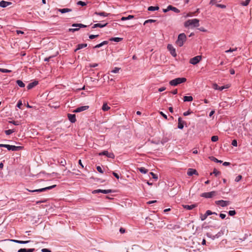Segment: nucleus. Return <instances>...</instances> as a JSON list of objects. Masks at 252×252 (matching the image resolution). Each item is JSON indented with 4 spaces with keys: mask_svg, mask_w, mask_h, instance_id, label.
I'll return each instance as SVG.
<instances>
[{
    "mask_svg": "<svg viewBox=\"0 0 252 252\" xmlns=\"http://www.w3.org/2000/svg\"><path fill=\"white\" fill-rule=\"evenodd\" d=\"M186 28H193L199 26V20L198 19H192L187 20L184 23Z\"/></svg>",
    "mask_w": 252,
    "mask_h": 252,
    "instance_id": "1",
    "label": "nucleus"
},
{
    "mask_svg": "<svg viewBox=\"0 0 252 252\" xmlns=\"http://www.w3.org/2000/svg\"><path fill=\"white\" fill-rule=\"evenodd\" d=\"M187 36L184 33H180L178 37V39L176 42L177 45L180 47L184 45V42L186 41Z\"/></svg>",
    "mask_w": 252,
    "mask_h": 252,
    "instance_id": "2",
    "label": "nucleus"
},
{
    "mask_svg": "<svg viewBox=\"0 0 252 252\" xmlns=\"http://www.w3.org/2000/svg\"><path fill=\"white\" fill-rule=\"evenodd\" d=\"M0 147H5L7 148L8 150H11L12 151H18L23 149V147L22 146H16L13 145L3 144H0Z\"/></svg>",
    "mask_w": 252,
    "mask_h": 252,
    "instance_id": "3",
    "label": "nucleus"
},
{
    "mask_svg": "<svg viewBox=\"0 0 252 252\" xmlns=\"http://www.w3.org/2000/svg\"><path fill=\"white\" fill-rule=\"evenodd\" d=\"M187 81L185 78H177L171 80L169 82V84L172 86H176L180 84L185 82Z\"/></svg>",
    "mask_w": 252,
    "mask_h": 252,
    "instance_id": "4",
    "label": "nucleus"
},
{
    "mask_svg": "<svg viewBox=\"0 0 252 252\" xmlns=\"http://www.w3.org/2000/svg\"><path fill=\"white\" fill-rule=\"evenodd\" d=\"M56 186V185H55L49 186V187H47L46 188H43L40 189H34V190H31V189H27V190L31 192H41L46 191L49 189H52L54 188H55Z\"/></svg>",
    "mask_w": 252,
    "mask_h": 252,
    "instance_id": "5",
    "label": "nucleus"
},
{
    "mask_svg": "<svg viewBox=\"0 0 252 252\" xmlns=\"http://www.w3.org/2000/svg\"><path fill=\"white\" fill-rule=\"evenodd\" d=\"M217 194V192L215 191H212L208 192H204L201 194V196L206 198H211L216 196Z\"/></svg>",
    "mask_w": 252,
    "mask_h": 252,
    "instance_id": "6",
    "label": "nucleus"
},
{
    "mask_svg": "<svg viewBox=\"0 0 252 252\" xmlns=\"http://www.w3.org/2000/svg\"><path fill=\"white\" fill-rule=\"evenodd\" d=\"M201 59L202 57L201 56H195L190 59L189 63L193 65L196 64L201 61Z\"/></svg>",
    "mask_w": 252,
    "mask_h": 252,
    "instance_id": "7",
    "label": "nucleus"
},
{
    "mask_svg": "<svg viewBox=\"0 0 252 252\" xmlns=\"http://www.w3.org/2000/svg\"><path fill=\"white\" fill-rule=\"evenodd\" d=\"M72 26L73 27H78V28H73V29H70L69 31L70 32H74L75 31H78L79 28H85L87 27L86 25H83L82 24H73Z\"/></svg>",
    "mask_w": 252,
    "mask_h": 252,
    "instance_id": "8",
    "label": "nucleus"
},
{
    "mask_svg": "<svg viewBox=\"0 0 252 252\" xmlns=\"http://www.w3.org/2000/svg\"><path fill=\"white\" fill-rule=\"evenodd\" d=\"M99 156H105L111 158H114L115 156L113 153H109L107 151H104L98 154Z\"/></svg>",
    "mask_w": 252,
    "mask_h": 252,
    "instance_id": "9",
    "label": "nucleus"
},
{
    "mask_svg": "<svg viewBox=\"0 0 252 252\" xmlns=\"http://www.w3.org/2000/svg\"><path fill=\"white\" fill-rule=\"evenodd\" d=\"M215 203L217 205H219L221 206V207H225L228 206L230 204V201H226V200H218L215 202Z\"/></svg>",
    "mask_w": 252,
    "mask_h": 252,
    "instance_id": "10",
    "label": "nucleus"
},
{
    "mask_svg": "<svg viewBox=\"0 0 252 252\" xmlns=\"http://www.w3.org/2000/svg\"><path fill=\"white\" fill-rule=\"evenodd\" d=\"M112 192L111 189H95L92 191L93 194L97 193H102L104 194H107L109 193H111Z\"/></svg>",
    "mask_w": 252,
    "mask_h": 252,
    "instance_id": "11",
    "label": "nucleus"
},
{
    "mask_svg": "<svg viewBox=\"0 0 252 252\" xmlns=\"http://www.w3.org/2000/svg\"><path fill=\"white\" fill-rule=\"evenodd\" d=\"M167 49L169 51L170 54L173 56L174 57H176L177 54L176 52V50L174 48V47L171 44H168L167 45Z\"/></svg>",
    "mask_w": 252,
    "mask_h": 252,
    "instance_id": "12",
    "label": "nucleus"
},
{
    "mask_svg": "<svg viewBox=\"0 0 252 252\" xmlns=\"http://www.w3.org/2000/svg\"><path fill=\"white\" fill-rule=\"evenodd\" d=\"M89 108L88 106H82L77 108L73 111V112L79 113L85 110H87Z\"/></svg>",
    "mask_w": 252,
    "mask_h": 252,
    "instance_id": "13",
    "label": "nucleus"
},
{
    "mask_svg": "<svg viewBox=\"0 0 252 252\" xmlns=\"http://www.w3.org/2000/svg\"><path fill=\"white\" fill-rule=\"evenodd\" d=\"M187 174L189 176H192L193 175H198L197 171L193 168H189L187 172Z\"/></svg>",
    "mask_w": 252,
    "mask_h": 252,
    "instance_id": "14",
    "label": "nucleus"
},
{
    "mask_svg": "<svg viewBox=\"0 0 252 252\" xmlns=\"http://www.w3.org/2000/svg\"><path fill=\"white\" fill-rule=\"evenodd\" d=\"M12 3L11 2L6 1L4 0H1L0 1V6L3 8L9 6Z\"/></svg>",
    "mask_w": 252,
    "mask_h": 252,
    "instance_id": "15",
    "label": "nucleus"
},
{
    "mask_svg": "<svg viewBox=\"0 0 252 252\" xmlns=\"http://www.w3.org/2000/svg\"><path fill=\"white\" fill-rule=\"evenodd\" d=\"M178 127L179 129H183L184 127V124L185 122L183 121L181 117H179L178 120Z\"/></svg>",
    "mask_w": 252,
    "mask_h": 252,
    "instance_id": "16",
    "label": "nucleus"
},
{
    "mask_svg": "<svg viewBox=\"0 0 252 252\" xmlns=\"http://www.w3.org/2000/svg\"><path fill=\"white\" fill-rule=\"evenodd\" d=\"M68 118L71 123H75L76 121V116L75 114H68Z\"/></svg>",
    "mask_w": 252,
    "mask_h": 252,
    "instance_id": "17",
    "label": "nucleus"
},
{
    "mask_svg": "<svg viewBox=\"0 0 252 252\" xmlns=\"http://www.w3.org/2000/svg\"><path fill=\"white\" fill-rule=\"evenodd\" d=\"M38 84V81H34L32 83H30L27 86V89L28 90L32 89L34 87L36 86Z\"/></svg>",
    "mask_w": 252,
    "mask_h": 252,
    "instance_id": "18",
    "label": "nucleus"
},
{
    "mask_svg": "<svg viewBox=\"0 0 252 252\" xmlns=\"http://www.w3.org/2000/svg\"><path fill=\"white\" fill-rule=\"evenodd\" d=\"M196 206L197 205L196 204H192V205H183V208L184 209H186L188 210H190L193 209V208L196 207Z\"/></svg>",
    "mask_w": 252,
    "mask_h": 252,
    "instance_id": "19",
    "label": "nucleus"
},
{
    "mask_svg": "<svg viewBox=\"0 0 252 252\" xmlns=\"http://www.w3.org/2000/svg\"><path fill=\"white\" fill-rule=\"evenodd\" d=\"M57 10L62 13H65L66 12H71L72 11L71 9L67 8H63V9H57Z\"/></svg>",
    "mask_w": 252,
    "mask_h": 252,
    "instance_id": "20",
    "label": "nucleus"
},
{
    "mask_svg": "<svg viewBox=\"0 0 252 252\" xmlns=\"http://www.w3.org/2000/svg\"><path fill=\"white\" fill-rule=\"evenodd\" d=\"M107 25V23L105 24H101L100 23L95 24L93 25V26L92 27V28L94 29L96 28H103V27H105Z\"/></svg>",
    "mask_w": 252,
    "mask_h": 252,
    "instance_id": "21",
    "label": "nucleus"
},
{
    "mask_svg": "<svg viewBox=\"0 0 252 252\" xmlns=\"http://www.w3.org/2000/svg\"><path fill=\"white\" fill-rule=\"evenodd\" d=\"M34 249H20L18 251V252H33Z\"/></svg>",
    "mask_w": 252,
    "mask_h": 252,
    "instance_id": "22",
    "label": "nucleus"
},
{
    "mask_svg": "<svg viewBox=\"0 0 252 252\" xmlns=\"http://www.w3.org/2000/svg\"><path fill=\"white\" fill-rule=\"evenodd\" d=\"M87 46V44H79L77 45V48L75 50V52H76L77 50L82 49L83 48L86 47Z\"/></svg>",
    "mask_w": 252,
    "mask_h": 252,
    "instance_id": "23",
    "label": "nucleus"
},
{
    "mask_svg": "<svg viewBox=\"0 0 252 252\" xmlns=\"http://www.w3.org/2000/svg\"><path fill=\"white\" fill-rule=\"evenodd\" d=\"M94 14L96 15L103 16V17H107L110 14L109 13H107L105 12H95L94 13Z\"/></svg>",
    "mask_w": 252,
    "mask_h": 252,
    "instance_id": "24",
    "label": "nucleus"
},
{
    "mask_svg": "<svg viewBox=\"0 0 252 252\" xmlns=\"http://www.w3.org/2000/svg\"><path fill=\"white\" fill-rule=\"evenodd\" d=\"M11 241H13L15 243H18V244H27V243L30 242V241H20V240H11Z\"/></svg>",
    "mask_w": 252,
    "mask_h": 252,
    "instance_id": "25",
    "label": "nucleus"
},
{
    "mask_svg": "<svg viewBox=\"0 0 252 252\" xmlns=\"http://www.w3.org/2000/svg\"><path fill=\"white\" fill-rule=\"evenodd\" d=\"M110 109V107L108 106L107 103H104L102 107V110L103 111H108Z\"/></svg>",
    "mask_w": 252,
    "mask_h": 252,
    "instance_id": "26",
    "label": "nucleus"
},
{
    "mask_svg": "<svg viewBox=\"0 0 252 252\" xmlns=\"http://www.w3.org/2000/svg\"><path fill=\"white\" fill-rule=\"evenodd\" d=\"M108 43V42L107 41H104L103 42H102L101 43L98 44H97L96 45H95L94 48H100L101 47V46H102L103 45H106Z\"/></svg>",
    "mask_w": 252,
    "mask_h": 252,
    "instance_id": "27",
    "label": "nucleus"
},
{
    "mask_svg": "<svg viewBox=\"0 0 252 252\" xmlns=\"http://www.w3.org/2000/svg\"><path fill=\"white\" fill-rule=\"evenodd\" d=\"M133 18H134L133 15H129L127 17H122L121 18V20L122 21L128 20L132 19Z\"/></svg>",
    "mask_w": 252,
    "mask_h": 252,
    "instance_id": "28",
    "label": "nucleus"
},
{
    "mask_svg": "<svg viewBox=\"0 0 252 252\" xmlns=\"http://www.w3.org/2000/svg\"><path fill=\"white\" fill-rule=\"evenodd\" d=\"M193 100V97L191 96H185L184 97V101H191Z\"/></svg>",
    "mask_w": 252,
    "mask_h": 252,
    "instance_id": "29",
    "label": "nucleus"
},
{
    "mask_svg": "<svg viewBox=\"0 0 252 252\" xmlns=\"http://www.w3.org/2000/svg\"><path fill=\"white\" fill-rule=\"evenodd\" d=\"M16 83L21 88H23L25 86V84L20 80H17Z\"/></svg>",
    "mask_w": 252,
    "mask_h": 252,
    "instance_id": "30",
    "label": "nucleus"
},
{
    "mask_svg": "<svg viewBox=\"0 0 252 252\" xmlns=\"http://www.w3.org/2000/svg\"><path fill=\"white\" fill-rule=\"evenodd\" d=\"M159 9V7L158 6H149L148 8V10L149 11H156V10H158Z\"/></svg>",
    "mask_w": 252,
    "mask_h": 252,
    "instance_id": "31",
    "label": "nucleus"
},
{
    "mask_svg": "<svg viewBox=\"0 0 252 252\" xmlns=\"http://www.w3.org/2000/svg\"><path fill=\"white\" fill-rule=\"evenodd\" d=\"M139 171L143 174H146L148 172V170L144 167H140L138 168Z\"/></svg>",
    "mask_w": 252,
    "mask_h": 252,
    "instance_id": "32",
    "label": "nucleus"
},
{
    "mask_svg": "<svg viewBox=\"0 0 252 252\" xmlns=\"http://www.w3.org/2000/svg\"><path fill=\"white\" fill-rule=\"evenodd\" d=\"M15 131V130L14 129L6 130H5V133L6 135H9L12 134V133L14 132Z\"/></svg>",
    "mask_w": 252,
    "mask_h": 252,
    "instance_id": "33",
    "label": "nucleus"
},
{
    "mask_svg": "<svg viewBox=\"0 0 252 252\" xmlns=\"http://www.w3.org/2000/svg\"><path fill=\"white\" fill-rule=\"evenodd\" d=\"M122 40V38L120 37H112L110 39L111 41H114L117 42H120Z\"/></svg>",
    "mask_w": 252,
    "mask_h": 252,
    "instance_id": "34",
    "label": "nucleus"
},
{
    "mask_svg": "<svg viewBox=\"0 0 252 252\" xmlns=\"http://www.w3.org/2000/svg\"><path fill=\"white\" fill-rule=\"evenodd\" d=\"M213 174H214L215 176H218V175H220V171H218L216 169H215H215H214V170H213V173H210V175H212Z\"/></svg>",
    "mask_w": 252,
    "mask_h": 252,
    "instance_id": "35",
    "label": "nucleus"
},
{
    "mask_svg": "<svg viewBox=\"0 0 252 252\" xmlns=\"http://www.w3.org/2000/svg\"><path fill=\"white\" fill-rule=\"evenodd\" d=\"M251 1V0H246L245 1H242L241 4V5H242L243 6H247L250 2Z\"/></svg>",
    "mask_w": 252,
    "mask_h": 252,
    "instance_id": "36",
    "label": "nucleus"
},
{
    "mask_svg": "<svg viewBox=\"0 0 252 252\" xmlns=\"http://www.w3.org/2000/svg\"><path fill=\"white\" fill-rule=\"evenodd\" d=\"M0 71L2 73H10L11 72V70L0 68Z\"/></svg>",
    "mask_w": 252,
    "mask_h": 252,
    "instance_id": "37",
    "label": "nucleus"
},
{
    "mask_svg": "<svg viewBox=\"0 0 252 252\" xmlns=\"http://www.w3.org/2000/svg\"><path fill=\"white\" fill-rule=\"evenodd\" d=\"M156 22V20H153V19H149V20H146L144 23V25H145L147 23H155Z\"/></svg>",
    "mask_w": 252,
    "mask_h": 252,
    "instance_id": "38",
    "label": "nucleus"
},
{
    "mask_svg": "<svg viewBox=\"0 0 252 252\" xmlns=\"http://www.w3.org/2000/svg\"><path fill=\"white\" fill-rule=\"evenodd\" d=\"M229 87H230V85L228 84H227L226 85H224V86H223L221 87H220V91H222L223 90H224L225 89H228Z\"/></svg>",
    "mask_w": 252,
    "mask_h": 252,
    "instance_id": "39",
    "label": "nucleus"
},
{
    "mask_svg": "<svg viewBox=\"0 0 252 252\" xmlns=\"http://www.w3.org/2000/svg\"><path fill=\"white\" fill-rule=\"evenodd\" d=\"M120 70V68L116 67L114 68V69H113L111 71V72L114 73H117L119 72Z\"/></svg>",
    "mask_w": 252,
    "mask_h": 252,
    "instance_id": "40",
    "label": "nucleus"
},
{
    "mask_svg": "<svg viewBox=\"0 0 252 252\" xmlns=\"http://www.w3.org/2000/svg\"><path fill=\"white\" fill-rule=\"evenodd\" d=\"M219 139V137L218 136H213L212 137H211V140L213 141V142H216Z\"/></svg>",
    "mask_w": 252,
    "mask_h": 252,
    "instance_id": "41",
    "label": "nucleus"
},
{
    "mask_svg": "<svg viewBox=\"0 0 252 252\" xmlns=\"http://www.w3.org/2000/svg\"><path fill=\"white\" fill-rule=\"evenodd\" d=\"M59 162L62 165V166H65L66 164V161L64 159H62L61 161H59Z\"/></svg>",
    "mask_w": 252,
    "mask_h": 252,
    "instance_id": "42",
    "label": "nucleus"
},
{
    "mask_svg": "<svg viewBox=\"0 0 252 252\" xmlns=\"http://www.w3.org/2000/svg\"><path fill=\"white\" fill-rule=\"evenodd\" d=\"M77 4L79 5H81L82 6L86 5L87 3L85 2L82 1H79L77 2Z\"/></svg>",
    "mask_w": 252,
    "mask_h": 252,
    "instance_id": "43",
    "label": "nucleus"
},
{
    "mask_svg": "<svg viewBox=\"0 0 252 252\" xmlns=\"http://www.w3.org/2000/svg\"><path fill=\"white\" fill-rule=\"evenodd\" d=\"M214 214H217L216 213H215V212L213 213V212H211L210 210H207L205 214L208 217V216Z\"/></svg>",
    "mask_w": 252,
    "mask_h": 252,
    "instance_id": "44",
    "label": "nucleus"
},
{
    "mask_svg": "<svg viewBox=\"0 0 252 252\" xmlns=\"http://www.w3.org/2000/svg\"><path fill=\"white\" fill-rule=\"evenodd\" d=\"M237 48H233V49L230 48L229 50H226V51H225V52L226 53H229V52H233V51H236V50H237Z\"/></svg>",
    "mask_w": 252,
    "mask_h": 252,
    "instance_id": "45",
    "label": "nucleus"
},
{
    "mask_svg": "<svg viewBox=\"0 0 252 252\" xmlns=\"http://www.w3.org/2000/svg\"><path fill=\"white\" fill-rule=\"evenodd\" d=\"M150 174L152 175L153 179L155 180H157L158 179V176L157 174L154 173L153 172H150Z\"/></svg>",
    "mask_w": 252,
    "mask_h": 252,
    "instance_id": "46",
    "label": "nucleus"
},
{
    "mask_svg": "<svg viewBox=\"0 0 252 252\" xmlns=\"http://www.w3.org/2000/svg\"><path fill=\"white\" fill-rule=\"evenodd\" d=\"M228 214L231 216H233L236 214V212L235 210H231L228 212Z\"/></svg>",
    "mask_w": 252,
    "mask_h": 252,
    "instance_id": "47",
    "label": "nucleus"
},
{
    "mask_svg": "<svg viewBox=\"0 0 252 252\" xmlns=\"http://www.w3.org/2000/svg\"><path fill=\"white\" fill-rule=\"evenodd\" d=\"M242 178L241 175H238L235 178V181L238 182L241 180Z\"/></svg>",
    "mask_w": 252,
    "mask_h": 252,
    "instance_id": "48",
    "label": "nucleus"
},
{
    "mask_svg": "<svg viewBox=\"0 0 252 252\" xmlns=\"http://www.w3.org/2000/svg\"><path fill=\"white\" fill-rule=\"evenodd\" d=\"M211 159L212 160L216 162H219V163H221L222 161L221 160H218L217 158H216L215 157H212L211 158Z\"/></svg>",
    "mask_w": 252,
    "mask_h": 252,
    "instance_id": "49",
    "label": "nucleus"
},
{
    "mask_svg": "<svg viewBox=\"0 0 252 252\" xmlns=\"http://www.w3.org/2000/svg\"><path fill=\"white\" fill-rule=\"evenodd\" d=\"M96 169H97V171L99 172V173H103V171L102 170V169L100 166H97Z\"/></svg>",
    "mask_w": 252,
    "mask_h": 252,
    "instance_id": "50",
    "label": "nucleus"
},
{
    "mask_svg": "<svg viewBox=\"0 0 252 252\" xmlns=\"http://www.w3.org/2000/svg\"><path fill=\"white\" fill-rule=\"evenodd\" d=\"M171 10L173 11L175 13H179L180 12V11L178 8L173 6Z\"/></svg>",
    "mask_w": 252,
    "mask_h": 252,
    "instance_id": "51",
    "label": "nucleus"
},
{
    "mask_svg": "<svg viewBox=\"0 0 252 252\" xmlns=\"http://www.w3.org/2000/svg\"><path fill=\"white\" fill-rule=\"evenodd\" d=\"M22 105V102L21 100H19L17 104V107L20 109H21V106Z\"/></svg>",
    "mask_w": 252,
    "mask_h": 252,
    "instance_id": "52",
    "label": "nucleus"
},
{
    "mask_svg": "<svg viewBox=\"0 0 252 252\" xmlns=\"http://www.w3.org/2000/svg\"><path fill=\"white\" fill-rule=\"evenodd\" d=\"M216 6L221 8H225L226 7V6L225 5L221 4H217Z\"/></svg>",
    "mask_w": 252,
    "mask_h": 252,
    "instance_id": "53",
    "label": "nucleus"
},
{
    "mask_svg": "<svg viewBox=\"0 0 252 252\" xmlns=\"http://www.w3.org/2000/svg\"><path fill=\"white\" fill-rule=\"evenodd\" d=\"M9 123H11L15 126H18L19 125V123L18 121H9Z\"/></svg>",
    "mask_w": 252,
    "mask_h": 252,
    "instance_id": "54",
    "label": "nucleus"
},
{
    "mask_svg": "<svg viewBox=\"0 0 252 252\" xmlns=\"http://www.w3.org/2000/svg\"><path fill=\"white\" fill-rule=\"evenodd\" d=\"M213 88L215 90H220V86H219L217 84H213Z\"/></svg>",
    "mask_w": 252,
    "mask_h": 252,
    "instance_id": "55",
    "label": "nucleus"
},
{
    "mask_svg": "<svg viewBox=\"0 0 252 252\" xmlns=\"http://www.w3.org/2000/svg\"><path fill=\"white\" fill-rule=\"evenodd\" d=\"M232 145L233 146L236 147L237 146V141L236 140L234 139L232 142Z\"/></svg>",
    "mask_w": 252,
    "mask_h": 252,
    "instance_id": "56",
    "label": "nucleus"
},
{
    "mask_svg": "<svg viewBox=\"0 0 252 252\" xmlns=\"http://www.w3.org/2000/svg\"><path fill=\"white\" fill-rule=\"evenodd\" d=\"M191 111H190L189 110H188V111H186V112H185L184 113L183 115H184V116H188V115H189V114H191Z\"/></svg>",
    "mask_w": 252,
    "mask_h": 252,
    "instance_id": "57",
    "label": "nucleus"
},
{
    "mask_svg": "<svg viewBox=\"0 0 252 252\" xmlns=\"http://www.w3.org/2000/svg\"><path fill=\"white\" fill-rule=\"evenodd\" d=\"M98 36H99V35H98V34H97V35H93V34H92V35H90L89 36V38H90V39H94V38H95V37H98Z\"/></svg>",
    "mask_w": 252,
    "mask_h": 252,
    "instance_id": "58",
    "label": "nucleus"
},
{
    "mask_svg": "<svg viewBox=\"0 0 252 252\" xmlns=\"http://www.w3.org/2000/svg\"><path fill=\"white\" fill-rule=\"evenodd\" d=\"M41 252H51V251L50 250L45 249V248L42 249L41 250Z\"/></svg>",
    "mask_w": 252,
    "mask_h": 252,
    "instance_id": "59",
    "label": "nucleus"
},
{
    "mask_svg": "<svg viewBox=\"0 0 252 252\" xmlns=\"http://www.w3.org/2000/svg\"><path fill=\"white\" fill-rule=\"evenodd\" d=\"M97 66H98V64L97 63H95L90 64V66L91 67H96Z\"/></svg>",
    "mask_w": 252,
    "mask_h": 252,
    "instance_id": "60",
    "label": "nucleus"
},
{
    "mask_svg": "<svg viewBox=\"0 0 252 252\" xmlns=\"http://www.w3.org/2000/svg\"><path fill=\"white\" fill-rule=\"evenodd\" d=\"M160 114L165 119H167V117L166 116V115H165V114H164L162 112H159Z\"/></svg>",
    "mask_w": 252,
    "mask_h": 252,
    "instance_id": "61",
    "label": "nucleus"
},
{
    "mask_svg": "<svg viewBox=\"0 0 252 252\" xmlns=\"http://www.w3.org/2000/svg\"><path fill=\"white\" fill-rule=\"evenodd\" d=\"M220 218H221V219H224L225 218L226 215H225V214L220 213Z\"/></svg>",
    "mask_w": 252,
    "mask_h": 252,
    "instance_id": "62",
    "label": "nucleus"
},
{
    "mask_svg": "<svg viewBox=\"0 0 252 252\" xmlns=\"http://www.w3.org/2000/svg\"><path fill=\"white\" fill-rule=\"evenodd\" d=\"M207 216L205 214H204V215L201 217V220H204L207 218Z\"/></svg>",
    "mask_w": 252,
    "mask_h": 252,
    "instance_id": "63",
    "label": "nucleus"
},
{
    "mask_svg": "<svg viewBox=\"0 0 252 252\" xmlns=\"http://www.w3.org/2000/svg\"><path fill=\"white\" fill-rule=\"evenodd\" d=\"M112 174L117 179H119V178H120L119 176V175L117 173L113 172Z\"/></svg>",
    "mask_w": 252,
    "mask_h": 252,
    "instance_id": "64",
    "label": "nucleus"
}]
</instances>
